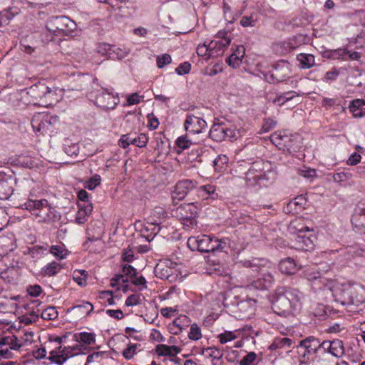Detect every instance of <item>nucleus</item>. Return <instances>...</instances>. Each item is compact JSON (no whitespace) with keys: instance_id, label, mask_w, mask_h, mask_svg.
<instances>
[{"instance_id":"nucleus-1","label":"nucleus","mask_w":365,"mask_h":365,"mask_svg":"<svg viewBox=\"0 0 365 365\" xmlns=\"http://www.w3.org/2000/svg\"><path fill=\"white\" fill-rule=\"evenodd\" d=\"M303 294L291 287H278L273 295L272 308L274 313L281 317L294 316L302 307Z\"/></svg>"},{"instance_id":"nucleus-2","label":"nucleus","mask_w":365,"mask_h":365,"mask_svg":"<svg viewBox=\"0 0 365 365\" xmlns=\"http://www.w3.org/2000/svg\"><path fill=\"white\" fill-rule=\"evenodd\" d=\"M266 264L267 262L264 259L259 258L243 259L237 262L238 268L245 269L243 272L258 274L257 279L247 285V289L264 290L272 287L274 282L273 269L267 267Z\"/></svg>"},{"instance_id":"nucleus-3","label":"nucleus","mask_w":365,"mask_h":365,"mask_svg":"<svg viewBox=\"0 0 365 365\" xmlns=\"http://www.w3.org/2000/svg\"><path fill=\"white\" fill-rule=\"evenodd\" d=\"M27 94L34 104L48 107L59 101L61 90L53 86H49L45 82H38L28 88Z\"/></svg>"},{"instance_id":"nucleus-4","label":"nucleus","mask_w":365,"mask_h":365,"mask_svg":"<svg viewBox=\"0 0 365 365\" xmlns=\"http://www.w3.org/2000/svg\"><path fill=\"white\" fill-rule=\"evenodd\" d=\"M187 247L191 250H197L200 252H210L222 251L226 246V242L209 235H202L197 237H190L187 242Z\"/></svg>"},{"instance_id":"nucleus-5","label":"nucleus","mask_w":365,"mask_h":365,"mask_svg":"<svg viewBox=\"0 0 365 365\" xmlns=\"http://www.w3.org/2000/svg\"><path fill=\"white\" fill-rule=\"evenodd\" d=\"M73 21L65 16H51L46 21V28L50 32L51 38L47 41H54L55 36L69 35L76 29Z\"/></svg>"},{"instance_id":"nucleus-6","label":"nucleus","mask_w":365,"mask_h":365,"mask_svg":"<svg viewBox=\"0 0 365 365\" xmlns=\"http://www.w3.org/2000/svg\"><path fill=\"white\" fill-rule=\"evenodd\" d=\"M23 209L33 212L36 217H42L43 222H49L51 217L50 213L56 212L46 199L29 200L21 205Z\"/></svg>"},{"instance_id":"nucleus-7","label":"nucleus","mask_w":365,"mask_h":365,"mask_svg":"<svg viewBox=\"0 0 365 365\" xmlns=\"http://www.w3.org/2000/svg\"><path fill=\"white\" fill-rule=\"evenodd\" d=\"M297 349L299 356L304 359L303 361L314 360V356L322 352V342L314 336H309L299 341Z\"/></svg>"},{"instance_id":"nucleus-8","label":"nucleus","mask_w":365,"mask_h":365,"mask_svg":"<svg viewBox=\"0 0 365 365\" xmlns=\"http://www.w3.org/2000/svg\"><path fill=\"white\" fill-rule=\"evenodd\" d=\"M299 137L297 134H292L287 131H277L271 135L270 139L273 144H274L279 149L287 150L288 151H296L298 145L296 143L298 142Z\"/></svg>"},{"instance_id":"nucleus-9","label":"nucleus","mask_w":365,"mask_h":365,"mask_svg":"<svg viewBox=\"0 0 365 365\" xmlns=\"http://www.w3.org/2000/svg\"><path fill=\"white\" fill-rule=\"evenodd\" d=\"M238 134V130L232 126H227L224 123H215L209 132L210 138L217 142H221L227 139L236 140Z\"/></svg>"},{"instance_id":"nucleus-10","label":"nucleus","mask_w":365,"mask_h":365,"mask_svg":"<svg viewBox=\"0 0 365 365\" xmlns=\"http://www.w3.org/2000/svg\"><path fill=\"white\" fill-rule=\"evenodd\" d=\"M123 259L125 262H127L123 265V275L116 276L112 281H115L117 283L120 282H128L130 281L133 284H137L136 269L133 266L128 264L134 259L133 252L131 250L126 251L123 254Z\"/></svg>"},{"instance_id":"nucleus-11","label":"nucleus","mask_w":365,"mask_h":365,"mask_svg":"<svg viewBox=\"0 0 365 365\" xmlns=\"http://www.w3.org/2000/svg\"><path fill=\"white\" fill-rule=\"evenodd\" d=\"M175 214L185 229L190 230L197 225V210L192 204L179 206L175 210Z\"/></svg>"},{"instance_id":"nucleus-12","label":"nucleus","mask_w":365,"mask_h":365,"mask_svg":"<svg viewBox=\"0 0 365 365\" xmlns=\"http://www.w3.org/2000/svg\"><path fill=\"white\" fill-rule=\"evenodd\" d=\"M119 102L118 96H114L112 92L103 88L98 91L96 96V105L103 110L113 109Z\"/></svg>"},{"instance_id":"nucleus-13","label":"nucleus","mask_w":365,"mask_h":365,"mask_svg":"<svg viewBox=\"0 0 365 365\" xmlns=\"http://www.w3.org/2000/svg\"><path fill=\"white\" fill-rule=\"evenodd\" d=\"M184 128L187 132L199 134L206 130L207 123L200 117L188 115L185 120Z\"/></svg>"},{"instance_id":"nucleus-14","label":"nucleus","mask_w":365,"mask_h":365,"mask_svg":"<svg viewBox=\"0 0 365 365\" xmlns=\"http://www.w3.org/2000/svg\"><path fill=\"white\" fill-rule=\"evenodd\" d=\"M155 274L162 279H167L170 282H174L178 279V274L175 267L168 266L167 262L157 264L154 269Z\"/></svg>"},{"instance_id":"nucleus-15","label":"nucleus","mask_w":365,"mask_h":365,"mask_svg":"<svg viewBox=\"0 0 365 365\" xmlns=\"http://www.w3.org/2000/svg\"><path fill=\"white\" fill-rule=\"evenodd\" d=\"M351 223L356 232L365 233V203H359L356 205Z\"/></svg>"},{"instance_id":"nucleus-16","label":"nucleus","mask_w":365,"mask_h":365,"mask_svg":"<svg viewBox=\"0 0 365 365\" xmlns=\"http://www.w3.org/2000/svg\"><path fill=\"white\" fill-rule=\"evenodd\" d=\"M103 243L101 240V234L98 232L95 235L91 228L87 230V240L83 243V247L89 252H100L103 249Z\"/></svg>"},{"instance_id":"nucleus-17","label":"nucleus","mask_w":365,"mask_h":365,"mask_svg":"<svg viewBox=\"0 0 365 365\" xmlns=\"http://www.w3.org/2000/svg\"><path fill=\"white\" fill-rule=\"evenodd\" d=\"M329 353L335 357L339 358L344 354V344L340 339L322 341V352Z\"/></svg>"},{"instance_id":"nucleus-18","label":"nucleus","mask_w":365,"mask_h":365,"mask_svg":"<svg viewBox=\"0 0 365 365\" xmlns=\"http://www.w3.org/2000/svg\"><path fill=\"white\" fill-rule=\"evenodd\" d=\"M237 312H239V317L242 319L250 318L255 312L256 300L252 299H245L240 301H237Z\"/></svg>"},{"instance_id":"nucleus-19","label":"nucleus","mask_w":365,"mask_h":365,"mask_svg":"<svg viewBox=\"0 0 365 365\" xmlns=\"http://www.w3.org/2000/svg\"><path fill=\"white\" fill-rule=\"evenodd\" d=\"M291 73L290 65L287 61L277 63L271 73L273 83L282 82L289 78Z\"/></svg>"},{"instance_id":"nucleus-20","label":"nucleus","mask_w":365,"mask_h":365,"mask_svg":"<svg viewBox=\"0 0 365 365\" xmlns=\"http://www.w3.org/2000/svg\"><path fill=\"white\" fill-rule=\"evenodd\" d=\"M307 233L295 237V246L297 249L309 252L314 250L317 238L311 232Z\"/></svg>"},{"instance_id":"nucleus-21","label":"nucleus","mask_w":365,"mask_h":365,"mask_svg":"<svg viewBox=\"0 0 365 365\" xmlns=\"http://www.w3.org/2000/svg\"><path fill=\"white\" fill-rule=\"evenodd\" d=\"M288 230L291 234L296 236L311 232L309 227L305 225L304 220L302 218H296L292 220L288 226Z\"/></svg>"},{"instance_id":"nucleus-22","label":"nucleus","mask_w":365,"mask_h":365,"mask_svg":"<svg viewBox=\"0 0 365 365\" xmlns=\"http://www.w3.org/2000/svg\"><path fill=\"white\" fill-rule=\"evenodd\" d=\"M279 269L282 273L292 275L295 274L299 267L292 258L287 257L279 262Z\"/></svg>"},{"instance_id":"nucleus-23","label":"nucleus","mask_w":365,"mask_h":365,"mask_svg":"<svg viewBox=\"0 0 365 365\" xmlns=\"http://www.w3.org/2000/svg\"><path fill=\"white\" fill-rule=\"evenodd\" d=\"M349 54V60H359L361 58V54L359 52L354 51L351 53L349 50L346 48H339L336 50H332L330 51V57L333 58H341L342 60H346V56Z\"/></svg>"},{"instance_id":"nucleus-24","label":"nucleus","mask_w":365,"mask_h":365,"mask_svg":"<svg viewBox=\"0 0 365 365\" xmlns=\"http://www.w3.org/2000/svg\"><path fill=\"white\" fill-rule=\"evenodd\" d=\"M79 209L76 215V222L78 224L85 223L88 218L89 215L91 213L93 207L91 204H87L81 206L78 205Z\"/></svg>"},{"instance_id":"nucleus-25","label":"nucleus","mask_w":365,"mask_h":365,"mask_svg":"<svg viewBox=\"0 0 365 365\" xmlns=\"http://www.w3.org/2000/svg\"><path fill=\"white\" fill-rule=\"evenodd\" d=\"M230 43L231 39H225V41H212L208 43V46H210V50H212L214 55L219 56L224 53Z\"/></svg>"},{"instance_id":"nucleus-26","label":"nucleus","mask_w":365,"mask_h":365,"mask_svg":"<svg viewBox=\"0 0 365 365\" xmlns=\"http://www.w3.org/2000/svg\"><path fill=\"white\" fill-rule=\"evenodd\" d=\"M297 59L303 69L310 68L315 64V58L312 54L302 53L297 55Z\"/></svg>"},{"instance_id":"nucleus-27","label":"nucleus","mask_w":365,"mask_h":365,"mask_svg":"<svg viewBox=\"0 0 365 365\" xmlns=\"http://www.w3.org/2000/svg\"><path fill=\"white\" fill-rule=\"evenodd\" d=\"M180 349L176 346L158 345L156 351L158 355L174 356L180 352Z\"/></svg>"},{"instance_id":"nucleus-28","label":"nucleus","mask_w":365,"mask_h":365,"mask_svg":"<svg viewBox=\"0 0 365 365\" xmlns=\"http://www.w3.org/2000/svg\"><path fill=\"white\" fill-rule=\"evenodd\" d=\"M61 268L62 267L59 263L52 262L48 263L43 268H42L41 272L44 276L52 277L57 274L61 271Z\"/></svg>"},{"instance_id":"nucleus-29","label":"nucleus","mask_w":365,"mask_h":365,"mask_svg":"<svg viewBox=\"0 0 365 365\" xmlns=\"http://www.w3.org/2000/svg\"><path fill=\"white\" fill-rule=\"evenodd\" d=\"M187 194V187L184 184H175L172 192L173 201L183 200Z\"/></svg>"},{"instance_id":"nucleus-30","label":"nucleus","mask_w":365,"mask_h":365,"mask_svg":"<svg viewBox=\"0 0 365 365\" xmlns=\"http://www.w3.org/2000/svg\"><path fill=\"white\" fill-rule=\"evenodd\" d=\"M304 274L309 281L322 280L323 279L322 274L319 271L317 265L307 268L304 271Z\"/></svg>"},{"instance_id":"nucleus-31","label":"nucleus","mask_w":365,"mask_h":365,"mask_svg":"<svg viewBox=\"0 0 365 365\" xmlns=\"http://www.w3.org/2000/svg\"><path fill=\"white\" fill-rule=\"evenodd\" d=\"M292 344V340L287 337L276 338L272 344L270 345L269 349L275 350L277 349L290 347Z\"/></svg>"},{"instance_id":"nucleus-32","label":"nucleus","mask_w":365,"mask_h":365,"mask_svg":"<svg viewBox=\"0 0 365 365\" xmlns=\"http://www.w3.org/2000/svg\"><path fill=\"white\" fill-rule=\"evenodd\" d=\"M75 337L78 342L83 343L86 345H91L95 343V334L88 332H81L76 334Z\"/></svg>"},{"instance_id":"nucleus-33","label":"nucleus","mask_w":365,"mask_h":365,"mask_svg":"<svg viewBox=\"0 0 365 365\" xmlns=\"http://www.w3.org/2000/svg\"><path fill=\"white\" fill-rule=\"evenodd\" d=\"M50 253L58 259H63L68 255V250L63 245H52L50 247Z\"/></svg>"},{"instance_id":"nucleus-34","label":"nucleus","mask_w":365,"mask_h":365,"mask_svg":"<svg viewBox=\"0 0 365 365\" xmlns=\"http://www.w3.org/2000/svg\"><path fill=\"white\" fill-rule=\"evenodd\" d=\"M228 158L225 155H220L213 161V165L215 170L221 172L226 170L227 167Z\"/></svg>"},{"instance_id":"nucleus-35","label":"nucleus","mask_w":365,"mask_h":365,"mask_svg":"<svg viewBox=\"0 0 365 365\" xmlns=\"http://www.w3.org/2000/svg\"><path fill=\"white\" fill-rule=\"evenodd\" d=\"M175 144L178 147L177 153H180L182 150L189 148L192 143L186 135H182L176 140Z\"/></svg>"},{"instance_id":"nucleus-36","label":"nucleus","mask_w":365,"mask_h":365,"mask_svg":"<svg viewBox=\"0 0 365 365\" xmlns=\"http://www.w3.org/2000/svg\"><path fill=\"white\" fill-rule=\"evenodd\" d=\"M58 313L54 307H48L41 312V317L45 320H54L58 317Z\"/></svg>"},{"instance_id":"nucleus-37","label":"nucleus","mask_w":365,"mask_h":365,"mask_svg":"<svg viewBox=\"0 0 365 365\" xmlns=\"http://www.w3.org/2000/svg\"><path fill=\"white\" fill-rule=\"evenodd\" d=\"M298 173L304 179L310 181L314 180L317 178V170L315 169H312L309 168H304L303 169H300L299 170Z\"/></svg>"},{"instance_id":"nucleus-38","label":"nucleus","mask_w":365,"mask_h":365,"mask_svg":"<svg viewBox=\"0 0 365 365\" xmlns=\"http://www.w3.org/2000/svg\"><path fill=\"white\" fill-rule=\"evenodd\" d=\"M188 323L189 318L185 315H181L173 321V325L177 327L179 331H182L188 326Z\"/></svg>"},{"instance_id":"nucleus-39","label":"nucleus","mask_w":365,"mask_h":365,"mask_svg":"<svg viewBox=\"0 0 365 365\" xmlns=\"http://www.w3.org/2000/svg\"><path fill=\"white\" fill-rule=\"evenodd\" d=\"M14 192L9 184H0V200H8Z\"/></svg>"},{"instance_id":"nucleus-40","label":"nucleus","mask_w":365,"mask_h":365,"mask_svg":"<svg viewBox=\"0 0 365 365\" xmlns=\"http://www.w3.org/2000/svg\"><path fill=\"white\" fill-rule=\"evenodd\" d=\"M72 309H78L82 314L88 315L93 309V304L88 302H83L82 304L73 306Z\"/></svg>"},{"instance_id":"nucleus-41","label":"nucleus","mask_w":365,"mask_h":365,"mask_svg":"<svg viewBox=\"0 0 365 365\" xmlns=\"http://www.w3.org/2000/svg\"><path fill=\"white\" fill-rule=\"evenodd\" d=\"M197 53L200 56H205L206 58H210V56L214 55L212 50L210 49V46L208 44L203 43L202 45H199L197 48Z\"/></svg>"},{"instance_id":"nucleus-42","label":"nucleus","mask_w":365,"mask_h":365,"mask_svg":"<svg viewBox=\"0 0 365 365\" xmlns=\"http://www.w3.org/2000/svg\"><path fill=\"white\" fill-rule=\"evenodd\" d=\"M189 339L191 340H198L202 337L200 328L197 324H192L188 334Z\"/></svg>"},{"instance_id":"nucleus-43","label":"nucleus","mask_w":365,"mask_h":365,"mask_svg":"<svg viewBox=\"0 0 365 365\" xmlns=\"http://www.w3.org/2000/svg\"><path fill=\"white\" fill-rule=\"evenodd\" d=\"M128 55L126 51H122L120 48L114 46L111 52H109V58L112 59H123Z\"/></svg>"},{"instance_id":"nucleus-44","label":"nucleus","mask_w":365,"mask_h":365,"mask_svg":"<svg viewBox=\"0 0 365 365\" xmlns=\"http://www.w3.org/2000/svg\"><path fill=\"white\" fill-rule=\"evenodd\" d=\"M292 93V91L286 92L277 96L275 98L272 100V102L274 104L278 106L284 105L287 101L292 100V97H287V95H291Z\"/></svg>"},{"instance_id":"nucleus-45","label":"nucleus","mask_w":365,"mask_h":365,"mask_svg":"<svg viewBox=\"0 0 365 365\" xmlns=\"http://www.w3.org/2000/svg\"><path fill=\"white\" fill-rule=\"evenodd\" d=\"M73 279L77 282L80 286H86V271H75L73 275Z\"/></svg>"},{"instance_id":"nucleus-46","label":"nucleus","mask_w":365,"mask_h":365,"mask_svg":"<svg viewBox=\"0 0 365 365\" xmlns=\"http://www.w3.org/2000/svg\"><path fill=\"white\" fill-rule=\"evenodd\" d=\"M172 58L169 54L165 53L161 56L157 57V65L158 68H162L165 65L171 63Z\"/></svg>"},{"instance_id":"nucleus-47","label":"nucleus","mask_w":365,"mask_h":365,"mask_svg":"<svg viewBox=\"0 0 365 365\" xmlns=\"http://www.w3.org/2000/svg\"><path fill=\"white\" fill-rule=\"evenodd\" d=\"M46 251V248H43L41 246H34L31 248H29V253L33 257H39L42 256Z\"/></svg>"},{"instance_id":"nucleus-48","label":"nucleus","mask_w":365,"mask_h":365,"mask_svg":"<svg viewBox=\"0 0 365 365\" xmlns=\"http://www.w3.org/2000/svg\"><path fill=\"white\" fill-rule=\"evenodd\" d=\"M220 341L221 344H225L236 338L235 334L232 331H225L219 335Z\"/></svg>"},{"instance_id":"nucleus-49","label":"nucleus","mask_w":365,"mask_h":365,"mask_svg":"<svg viewBox=\"0 0 365 365\" xmlns=\"http://www.w3.org/2000/svg\"><path fill=\"white\" fill-rule=\"evenodd\" d=\"M351 175L349 173H345L344 171L335 173L333 175L334 180L335 182H343L349 180V177Z\"/></svg>"},{"instance_id":"nucleus-50","label":"nucleus","mask_w":365,"mask_h":365,"mask_svg":"<svg viewBox=\"0 0 365 365\" xmlns=\"http://www.w3.org/2000/svg\"><path fill=\"white\" fill-rule=\"evenodd\" d=\"M256 357L257 355L255 352H250L242 359L240 365H250L256 359Z\"/></svg>"},{"instance_id":"nucleus-51","label":"nucleus","mask_w":365,"mask_h":365,"mask_svg":"<svg viewBox=\"0 0 365 365\" xmlns=\"http://www.w3.org/2000/svg\"><path fill=\"white\" fill-rule=\"evenodd\" d=\"M135 351H136V345L135 344H130L123 351V356L126 359H130L134 356V354H135Z\"/></svg>"},{"instance_id":"nucleus-52","label":"nucleus","mask_w":365,"mask_h":365,"mask_svg":"<svg viewBox=\"0 0 365 365\" xmlns=\"http://www.w3.org/2000/svg\"><path fill=\"white\" fill-rule=\"evenodd\" d=\"M302 197H295L293 200L290 201L287 207H286V212H291L292 210H295L297 211V205H302V202L301 200H302Z\"/></svg>"},{"instance_id":"nucleus-53","label":"nucleus","mask_w":365,"mask_h":365,"mask_svg":"<svg viewBox=\"0 0 365 365\" xmlns=\"http://www.w3.org/2000/svg\"><path fill=\"white\" fill-rule=\"evenodd\" d=\"M242 59L240 57H238L237 56H236V54H231L227 59V63L234 67V68H236V67H238L240 66V65L242 63Z\"/></svg>"},{"instance_id":"nucleus-54","label":"nucleus","mask_w":365,"mask_h":365,"mask_svg":"<svg viewBox=\"0 0 365 365\" xmlns=\"http://www.w3.org/2000/svg\"><path fill=\"white\" fill-rule=\"evenodd\" d=\"M277 125V122L271 118L264 119L262 130L264 133L269 132L271 129L274 128Z\"/></svg>"},{"instance_id":"nucleus-55","label":"nucleus","mask_w":365,"mask_h":365,"mask_svg":"<svg viewBox=\"0 0 365 365\" xmlns=\"http://www.w3.org/2000/svg\"><path fill=\"white\" fill-rule=\"evenodd\" d=\"M191 69V65L188 62H185L181 63L178 68H176L175 71L178 75L187 74L190 72Z\"/></svg>"},{"instance_id":"nucleus-56","label":"nucleus","mask_w":365,"mask_h":365,"mask_svg":"<svg viewBox=\"0 0 365 365\" xmlns=\"http://www.w3.org/2000/svg\"><path fill=\"white\" fill-rule=\"evenodd\" d=\"M27 292L30 296L36 297L41 294V293L42 292V289L41 286L35 284L33 286H29L27 288Z\"/></svg>"},{"instance_id":"nucleus-57","label":"nucleus","mask_w":365,"mask_h":365,"mask_svg":"<svg viewBox=\"0 0 365 365\" xmlns=\"http://www.w3.org/2000/svg\"><path fill=\"white\" fill-rule=\"evenodd\" d=\"M8 223V215L3 207H0V232L6 227Z\"/></svg>"},{"instance_id":"nucleus-58","label":"nucleus","mask_w":365,"mask_h":365,"mask_svg":"<svg viewBox=\"0 0 365 365\" xmlns=\"http://www.w3.org/2000/svg\"><path fill=\"white\" fill-rule=\"evenodd\" d=\"M339 74V71L334 68L331 71H327L324 76V81H334L336 79Z\"/></svg>"},{"instance_id":"nucleus-59","label":"nucleus","mask_w":365,"mask_h":365,"mask_svg":"<svg viewBox=\"0 0 365 365\" xmlns=\"http://www.w3.org/2000/svg\"><path fill=\"white\" fill-rule=\"evenodd\" d=\"M114 46L108 43H101L98 46V52L109 57V52H111Z\"/></svg>"},{"instance_id":"nucleus-60","label":"nucleus","mask_w":365,"mask_h":365,"mask_svg":"<svg viewBox=\"0 0 365 365\" xmlns=\"http://www.w3.org/2000/svg\"><path fill=\"white\" fill-rule=\"evenodd\" d=\"M202 192H205L208 195H212V198H215V195L217 196V194H215V187L212 184H205L200 187Z\"/></svg>"},{"instance_id":"nucleus-61","label":"nucleus","mask_w":365,"mask_h":365,"mask_svg":"<svg viewBox=\"0 0 365 365\" xmlns=\"http://www.w3.org/2000/svg\"><path fill=\"white\" fill-rule=\"evenodd\" d=\"M148 123L147 126L150 130H155V128H157L159 125L158 118L154 117L153 113L148 114Z\"/></svg>"},{"instance_id":"nucleus-62","label":"nucleus","mask_w":365,"mask_h":365,"mask_svg":"<svg viewBox=\"0 0 365 365\" xmlns=\"http://www.w3.org/2000/svg\"><path fill=\"white\" fill-rule=\"evenodd\" d=\"M256 20L253 19L252 16H243L240 20V24L244 27L255 26Z\"/></svg>"},{"instance_id":"nucleus-63","label":"nucleus","mask_w":365,"mask_h":365,"mask_svg":"<svg viewBox=\"0 0 365 365\" xmlns=\"http://www.w3.org/2000/svg\"><path fill=\"white\" fill-rule=\"evenodd\" d=\"M103 355V352H94L91 354H89L87 356V363H92V362H100L101 359H102V356Z\"/></svg>"},{"instance_id":"nucleus-64","label":"nucleus","mask_w":365,"mask_h":365,"mask_svg":"<svg viewBox=\"0 0 365 365\" xmlns=\"http://www.w3.org/2000/svg\"><path fill=\"white\" fill-rule=\"evenodd\" d=\"M361 155L357 153H354L350 155L349 159L347 160V164L350 165H356L361 160Z\"/></svg>"}]
</instances>
